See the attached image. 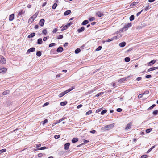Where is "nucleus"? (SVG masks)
<instances>
[{
	"label": "nucleus",
	"mask_w": 158,
	"mask_h": 158,
	"mask_svg": "<svg viewBox=\"0 0 158 158\" xmlns=\"http://www.w3.org/2000/svg\"><path fill=\"white\" fill-rule=\"evenodd\" d=\"M60 136L59 135H55L54 138L55 139H57L58 138H59L60 137Z\"/></svg>",
	"instance_id": "864d4df0"
},
{
	"label": "nucleus",
	"mask_w": 158,
	"mask_h": 158,
	"mask_svg": "<svg viewBox=\"0 0 158 158\" xmlns=\"http://www.w3.org/2000/svg\"><path fill=\"white\" fill-rule=\"evenodd\" d=\"M127 30V28L126 27H124L120 29L119 31V32L122 33L124 32V31H125Z\"/></svg>",
	"instance_id": "2eb2a0df"
},
{
	"label": "nucleus",
	"mask_w": 158,
	"mask_h": 158,
	"mask_svg": "<svg viewBox=\"0 0 158 158\" xmlns=\"http://www.w3.org/2000/svg\"><path fill=\"white\" fill-rule=\"evenodd\" d=\"M156 69H158V67L150 68L148 70V71L150 72Z\"/></svg>",
	"instance_id": "9b49d317"
},
{
	"label": "nucleus",
	"mask_w": 158,
	"mask_h": 158,
	"mask_svg": "<svg viewBox=\"0 0 158 158\" xmlns=\"http://www.w3.org/2000/svg\"><path fill=\"white\" fill-rule=\"evenodd\" d=\"M73 24V23L72 22H70V23H68L66 25L68 27H69L70 26Z\"/></svg>",
	"instance_id": "6e6d98bb"
},
{
	"label": "nucleus",
	"mask_w": 158,
	"mask_h": 158,
	"mask_svg": "<svg viewBox=\"0 0 158 158\" xmlns=\"http://www.w3.org/2000/svg\"><path fill=\"white\" fill-rule=\"evenodd\" d=\"M158 113V110H156L153 112L152 114L154 115H156Z\"/></svg>",
	"instance_id": "58836bf2"
},
{
	"label": "nucleus",
	"mask_w": 158,
	"mask_h": 158,
	"mask_svg": "<svg viewBox=\"0 0 158 158\" xmlns=\"http://www.w3.org/2000/svg\"><path fill=\"white\" fill-rule=\"evenodd\" d=\"M89 19L90 21H92L95 19V18L94 17L89 18Z\"/></svg>",
	"instance_id": "3c124183"
},
{
	"label": "nucleus",
	"mask_w": 158,
	"mask_h": 158,
	"mask_svg": "<svg viewBox=\"0 0 158 158\" xmlns=\"http://www.w3.org/2000/svg\"><path fill=\"white\" fill-rule=\"evenodd\" d=\"M143 10H142L140 12H139L138 13H137L136 14V16H139L140 14L143 11Z\"/></svg>",
	"instance_id": "13d9d810"
},
{
	"label": "nucleus",
	"mask_w": 158,
	"mask_h": 158,
	"mask_svg": "<svg viewBox=\"0 0 158 158\" xmlns=\"http://www.w3.org/2000/svg\"><path fill=\"white\" fill-rule=\"evenodd\" d=\"M58 31V29L57 28H56L52 31V32L53 33H56Z\"/></svg>",
	"instance_id": "e2e57ef3"
},
{
	"label": "nucleus",
	"mask_w": 158,
	"mask_h": 158,
	"mask_svg": "<svg viewBox=\"0 0 158 158\" xmlns=\"http://www.w3.org/2000/svg\"><path fill=\"white\" fill-rule=\"evenodd\" d=\"M71 12V11L70 10H67L64 12V15L65 16H67L69 14H70Z\"/></svg>",
	"instance_id": "4be33fe9"
},
{
	"label": "nucleus",
	"mask_w": 158,
	"mask_h": 158,
	"mask_svg": "<svg viewBox=\"0 0 158 158\" xmlns=\"http://www.w3.org/2000/svg\"><path fill=\"white\" fill-rule=\"evenodd\" d=\"M107 110H104L102 111L101 113V114L102 115H103L104 114H105L106 113V112Z\"/></svg>",
	"instance_id": "4c0bfd02"
},
{
	"label": "nucleus",
	"mask_w": 158,
	"mask_h": 158,
	"mask_svg": "<svg viewBox=\"0 0 158 158\" xmlns=\"http://www.w3.org/2000/svg\"><path fill=\"white\" fill-rule=\"evenodd\" d=\"M68 27L67 26V25H65L64 26H63V25L60 27V28H61V31H63L64 30H66L68 28Z\"/></svg>",
	"instance_id": "6ab92c4d"
},
{
	"label": "nucleus",
	"mask_w": 158,
	"mask_h": 158,
	"mask_svg": "<svg viewBox=\"0 0 158 158\" xmlns=\"http://www.w3.org/2000/svg\"><path fill=\"white\" fill-rule=\"evenodd\" d=\"M89 23V21L88 20H84L81 23V25H84L87 24Z\"/></svg>",
	"instance_id": "412c9836"
},
{
	"label": "nucleus",
	"mask_w": 158,
	"mask_h": 158,
	"mask_svg": "<svg viewBox=\"0 0 158 158\" xmlns=\"http://www.w3.org/2000/svg\"><path fill=\"white\" fill-rule=\"evenodd\" d=\"M152 128H149L148 129H147L146 130V132L147 133H150L151 131L152 130Z\"/></svg>",
	"instance_id": "e433bc0d"
},
{
	"label": "nucleus",
	"mask_w": 158,
	"mask_h": 158,
	"mask_svg": "<svg viewBox=\"0 0 158 158\" xmlns=\"http://www.w3.org/2000/svg\"><path fill=\"white\" fill-rule=\"evenodd\" d=\"M132 122H131L129 123L126 126L125 129L127 130L130 129L131 128V127L132 124Z\"/></svg>",
	"instance_id": "39448f33"
},
{
	"label": "nucleus",
	"mask_w": 158,
	"mask_h": 158,
	"mask_svg": "<svg viewBox=\"0 0 158 158\" xmlns=\"http://www.w3.org/2000/svg\"><path fill=\"white\" fill-rule=\"evenodd\" d=\"M32 17L33 15L29 19L28 21V23H32L34 21V19L36 18H32Z\"/></svg>",
	"instance_id": "4468645a"
},
{
	"label": "nucleus",
	"mask_w": 158,
	"mask_h": 158,
	"mask_svg": "<svg viewBox=\"0 0 158 158\" xmlns=\"http://www.w3.org/2000/svg\"><path fill=\"white\" fill-rule=\"evenodd\" d=\"M148 157L147 155H144L141 156L140 158H146Z\"/></svg>",
	"instance_id": "603ef678"
},
{
	"label": "nucleus",
	"mask_w": 158,
	"mask_h": 158,
	"mask_svg": "<svg viewBox=\"0 0 158 158\" xmlns=\"http://www.w3.org/2000/svg\"><path fill=\"white\" fill-rule=\"evenodd\" d=\"M122 109L120 108H118L117 109L116 111L118 112H121L122 111Z\"/></svg>",
	"instance_id": "5fc2aeb1"
},
{
	"label": "nucleus",
	"mask_w": 158,
	"mask_h": 158,
	"mask_svg": "<svg viewBox=\"0 0 158 158\" xmlns=\"http://www.w3.org/2000/svg\"><path fill=\"white\" fill-rule=\"evenodd\" d=\"M81 51V50L80 48H77L76 49L75 51V54H78Z\"/></svg>",
	"instance_id": "473e14b6"
},
{
	"label": "nucleus",
	"mask_w": 158,
	"mask_h": 158,
	"mask_svg": "<svg viewBox=\"0 0 158 158\" xmlns=\"http://www.w3.org/2000/svg\"><path fill=\"white\" fill-rule=\"evenodd\" d=\"M70 143H66L64 145V149L65 150H67L69 149Z\"/></svg>",
	"instance_id": "423d86ee"
},
{
	"label": "nucleus",
	"mask_w": 158,
	"mask_h": 158,
	"mask_svg": "<svg viewBox=\"0 0 158 158\" xmlns=\"http://www.w3.org/2000/svg\"><path fill=\"white\" fill-rule=\"evenodd\" d=\"M96 15L97 16H98V17H100L104 15V14L102 12H101L100 11H98Z\"/></svg>",
	"instance_id": "f8f14e48"
},
{
	"label": "nucleus",
	"mask_w": 158,
	"mask_h": 158,
	"mask_svg": "<svg viewBox=\"0 0 158 158\" xmlns=\"http://www.w3.org/2000/svg\"><path fill=\"white\" fill-rule=\"evenodd\" d=\"M114 125V124H112L107 125L102 128L101 129L102 130H109L112 128Z\"/></svg>",
	"instance_id": "f257e3e1"
},
{
	"label": "nucleus",
	"mask_w": 158,
	"mask_h": 158,
	"mask_svg": "<svg viewBox=\"0 0 158 158\" xmlns=\"http://www.w3.org/2000/svg\"><path fill=\"white\" fill-rule=\"evenodd\" d=\"M47 149V147H45V146H44V147H41L39 148H36V149H34V150L36 151L39 150H44V149Z\"/></svg>",
	"instance_id": "1a4fd4ad"
},
{
	"label": "nucleus",
	"mask_w": 158,
	"mask_h": 158,
	"mask_svg": "<svg viewBox=\"0 0 158 158\" xmlns=\"http://www.w3.org/2000/svg\"><path fill=\"white\" fill-rule=\"evenodd\" d=\"M6 151V149H2L0 150V154L5 152Z\"/></svg>",
	"instance_id": "de8ad7c7"
},
{
	"label": "nucleus",
	"mask_w": 158,
	"mask_h": 158,
	"mask_svg": "<svg viewBox=\"0 0 158 158\" xmlns=\"http://www.w3.org/2000/svg\"><path fill=\"white\" fill-rule=\"evenodd\" d=\"M85 30V27H82L78 29L77 32L79 33Z\"/></svg>",
	"instance_id": "dca6fc26"
},
{
	"label": "nucleus",
	"mask_w": 158,
	"mask_h": 158,
	"mask_svg": "<svg viewBox=\"0 0 158 158\" xmlns=\"http://www.w3.org/2000/svg\"><path fill=\"white\" fill-rule=\"evenodd\" d=\"M56 45V44L54 43H52L50 44L49 45V47H51Z\"/></svg>",
	"instance_id": "c03bdc74"
},
{
	"label": "nucleus",
	"mask_w": 158,
	"mask_h": 158,
	"mask_svg": "<svg viewBox=\"0 0 158 158\" xmlns=\"http://www.w3.org/2000/svg\"><path fill=\"white\" fill-rule=\"evenodd\" d=\"M42 156H43V154L41 153H40L38 154V156L39 157H41Z\"/></svg>",
	"instance_id": "774afa93"
},
{
	"label": "nucleus",
	"mask_w": 158,
	"mask_h": 158,
	"mask_svg": "<svg viewBox=\"0 0 158 158\" xmlns=\"http://www.w3.org/2000/svg\"><path fill=\"white\" fill-rule=\"evenodd\" d=\"M6 60L2 56H0V64H3L6 63Z\"/></svg>",
	"instance_id": "f03ea898"
},
{
	"label": "nucleus",
	"mask_w": 158,
	"mask_h": 158,
	"mask_svg": "<svg viewBox=\"0 0 158 158\" xmlns=\"http://www.w3.org/2000/svg\"><path fill=\"white\" fill-rule=\"evenodd\" d=\"M96 131L95 130H91L90 131V133H92V134H94L96 132Z\"/></svg>",
	"instance_id": "69168bd1"
},
{
	"label": "nucleus",
	"mask_w": 158,
	"mask_h": 158,
	"mask_svg": "<svg viewBox=\"0 0 158 158\" xmlns=\"http://www.w3.org/2000/svg\"><path fill=\"white\" fill-rule=\"evenodd\" d=\"M156 106L155 104H153L151 106H150L148 109V110L149 109H153L155 106Z\"/></svg>",
	"instance_id": "49530a36"
},
{
	"label": "nucleus",
	"mask_w": 158,
	"mask_h": 158,
	"mask_svg": "<svg viewBox=\"0 0 158 158\" xmlns=\"http://www.w3.org/2000/svg\"><path fill=\"white\" fill-rule=\"evenodd\" d=\"M126 45V43L125 42H123L120 43L119 46L121 47H124Z\"/></svg>",
	"instance_id": "a211bd4d"
},
{
	"label": "nucleus",
	"mask_w": 158,
	"mask_h": 158,
	"mask_svg": "<svg viewBox=\"0 0 158 158\" xmlns=\"http://www.w3.org/2000/svg\"><path fill=\"white\" fill-rule=\"evenodd\" d=\"M49 37V36H48V37H44L43 39V40L44 41H45L47 40L48 38Z\"/></svg>",
	"instance_id": "680f3d73"
},
{
	"label": "nucleus",
	"mask_w": 158,
	"mask_h": 158,
	"mask_svg": "<svg viewBox=\"0 0 158 158\" xmlns=\"http://www.w3.org/2000/svg\"><path fill=\"white\" fill-rule=\"evenodd\" d=\"M132 26V24L131 23H129L127 24H125L124 26L125 27H126L127 28V29H128V28H129L131 27Z\"/></svg>",
	"instance_id": "393cba45"
},
{
	"label": "nucleus",
	"mask_w": 158,
	"mask_h": 158,
	"mask_svg": "<svg viewBox=\"0 0 158 158\" xmlns=\"http://www.w3.org/2000/svg\"><path fill=\"white\" fill-rule=\"evenodd\" d=\"M156 60H152L151 61H150V62H149L148 63V66H152V65H153L156 62Z\"/></svg>",
	"instance_id": "0eeeda50"
},
{
	"label": "nucleus",
	"mask_w": 158,
	"mask_h": 158,
	"mask_svg": "<svg viewBox=\"0 0 158 158\" xmlns=\"http://www.w3.org/2000/svg\"><path fill=\"white\" fill-rule=\"evenodd\" d=\"M102 47L101 46H98L96 49V51H99L100 50L102 49Z\"/></svg>",
	"instance_id": "09e8293b"
},
{
	"label": "nucleus",
	"mask_w": 158,
	"mask_h": 158,
	"mask_svg": "<svg viewBox=\"0 0 158 158\" xmlns=\"http://www.w3.org/2000/svg\"><path fill=\"white\" fill-rule=\"evenodd\" d=\"M57 6V4L56 3H55L52 6V8L53 9H55Z\"/></svg>",
	"instance_id": "c9c22d12"
},
{
	"label": "nucleus",
	"mask_w": 158,
	"mask_h": 158,
	"mask_svg": "<svg viewBox=\"0 0 158 158\" xmlns=\"http://www.w3.org/2000/svg\"><path fill=\"white\" fill-rule=\"evenodd\" d=\"M155 147V146H153L151 148L146 152L147 153H149Z\"/></svg>",
	"instance_id": "7c9ffc66"
},
{
	"label": "nucleus",
	"mask_w": 158,
	"mask_h": 158,
	"mask_svg": "<svg viewBox=\"0 0 158 158\" xmlns=\"http://www.w3.org/2000/svg\"><path fill=\"white\" fill-rule=\"evenodd\" d=\"M63 120V118H62V119H59L58 121H57L56 123H55V124H57V123H60Z\"/></svg>",
	"instance_id": "8fccbe9b"
},
{
	"label": "nucleus",
	"mask_w": 158,
	"mask_h": 158,
	"mask_svg": "<svg viewBox=\"0 0 158 158\" xmlns=\"http://www.w3.org/2000/svg\"><path fill=\"white\" fill-rule=\"evenodd\" d=\"M74 88H75V87L74 86H73L71 88L69 89L68 90H65V91L67 94V93H68V92H70V91H71L73 89H74Z\"/></svg>",
	"instance_id": "b1692460"
},
{
	"label": "nucleus",
	"mask_w": 158,
	"mask_h": 158,
	"mask_svg": "<svg viewBox=\"0 0 158 158\" xmlns=\"http://www.w3.org/2000/svg\"><path fill=\"white\" fill-rule=\"evenodd\" d=\"M42 122H43V125H44L45 123H46L48 122V120L47 119H45L44 121H42Z\"/></svg>",
	"instance_id": "a18cd8bd"
},
{
	"label": "nucleus",
	"mask_w": 158,
	"mask_h": 158,
	"mask_svg": "<svg viewBox=\"0 0 158 158\" xmlns=\"http://www.w3.org/2000/svg\"><path fill=\"white\" fill-rule=\"evenodd\" d=\"M38 12H36L35 14H34V15H33L32 18H36V17H37V16L38 15Z\"/></svg>",
	"instance_id": "a19ab883"
},
{
	"label": "nucleus",
	"mask_w": 158,
	"mask_h": 158,
	"mask_svg": "<svg viewBox=\"0 0 158 158\" xmlns=\"http://www.w3.org/2000/svg\"><path fill=\"white\" fill-rule=\"evenodd\" d=\"M152 77V76L151 75H148L145 76V77L147 78H149Z\"/></svg>",
	"instance_id": "bf43d9fd"
},
{
	"label": "nucleus",
	"mask_w": 158,
	"mask_h": 158,
	"mask_svg": "<svg viewBox=\"0 0 158 158\" xmlns=\"http://www.w3.org/2000/svg\"><path fill=\"white\" fill-rule=\"evenodd\" d=\"M35 48L34 47H32L30 49H29L27 51V53H30L31 52H33L35 51Z\"/></svg>",
	"instance_id": "9d476101"
},
{
	"label": "nucleus",
	"mask_w": 158,
	"mask_h": 158,
	"mask_svg": "<svg viewBox=\"0 0 158 158\" xmlns=\"http://www.w3.org/2000/svg\"><path fill=\"white\" fill-rule=\"evenodd\" d=\"M10 91L8 90H5L4 91L3 93L2 94L3 95H6L7 94L9 93Z\"/></svg>",
	"instance_id": "c85d7f7f"
},
{
	"label": "nucleus",
	"mask_w": 158,
	"mask_h": 158,
	"mask_svg": "<svg viewBox=\"0 0 158 158\" xmlns=\"http://www.w3.org/2000/svg\"><path fill=\"white\" fill-rule=\"evenodd\" d=\"M63 50V47H59L57 49L56 51L57 52H62Z\"/></svg>",
	"instance_id": "ddd939ff"
},
{
	"label": "nucleus",
	"mask_w": 158,
	"mask_h": 158,
	"mask_svg": "<svg viewBox=\"0 0 158 158\" xmlns=\"http://www.w3.org/2000/svg\"><path fill=\"white\" fill-rule=\"evenodd\" d=\"M63 38V35H60L58 36V37L57 38V39H62Z\"/></svg>",
	"instance_id": "79ce46f5"
},
{
	"label": "nucleus",
	"mask_w": 158,
	"mask_h": 158,
	"mask_svg": "<svg viewBox=\"0 0 158 158\" xmlns=\"http://www.w3.org/2000/svg\"><path fill=\"white\" fill-rule=\"evenodd\" d=\"M92 111L91 110H89L87 112L86 114H85L86 115H89L90 114L92 113Z\"/></svg>",
	"instance_id": "37998d69"
},
{
	"label": "nucleus",
	"mask_w": 158,
	"mask_h": 158,
	"mask_svg": "<svg viewBox=\"0 0 158 158\" xmlns=\"http://www.w3.org/2000/svg\"><path fill=\"white\" fill-rule=\"evenodd\" d=\"M144 94H139V95H138V97L139 98H141L143 96V95Z\"/></svg>",
	"instance_id": "4d7b16f0"
},
{
	"label": "nucleus",
	"mask_w": 158,
	"mask_h": 158,
	"mask_svg": "<svg viewBox=\"0 0 158 158\" xmlns=\"http://www.w3.org/2000/svg\"><path fill=\"white\" fill-rule=\"evenodd\" d=\"M35 33L34 32L31 33L28 35V38H30L31 37H33L35 35Z\"/></svg>",
	"instance_id": "bb28decb"
},
{
	"label": "nucleus",
	"mask_w": 158,
	"mask_h": 158,
	"mask_svg": "<svg viewBox=\"0 0 158 158\" xmlns=\"http://www.w3.org/2000/svg\"><path fill=\"white\" fill-rule=\"evenodd\" d=\"M130 60V59L128 57H126L124 59V60L126 62H128Z\"/></svg>",
	"instance_id": "72a5a7b5"
},
{
	"label": "nucleus",
	"mask_w": 158,
	"mask_h": 158,
	"mask_svg": "<svg viewBox=\"0 0 158 158\" xmlns=\"http://www.w3.org/2000/svg\"><path fill=\"white\" fill-rule=\"evenodd\" d=\"M44 19H42L40 20L39 24L40 25V26L43 27L44 24Z\"/></svg>",
	"instance_id": "20e7f679"
},
{
	"label": "nucleus",
	"mask_w": 158,
	"mask_h": 158,
	"mask_svg": "<svg viewBox=\"0 0 158 158\" xmlns=\"http://www.w3.org/2000/svg\"><path fill=\"white\" fill-rule=\"evenodd\" d=\"M66 94V92H65V91L63 92H62V93H61L59 95V97H61L62 96H64V95H65Z\"/></svg>",
	"instance_id": "a878e982"
},
{
	"label": "nucleus",
	"mask_w": 158,
	"mask_h": 158,
	"mask_svg": "<svg viewBox=\"0 0 158 158\" xmlns=\"http://www.w3.org/2000/svg\"><path fill=\"white\" fill-rule=\"evenodd\" d=\"M7 70V69L5 67H0V73H4Z\"/></svg>",
	"instance_id": "7ed1b4c3"
},
{
	"label": "nucleus",
	"mask_w": 158,
	"mask_h": 158,
	"mask_svg": "<svg viewBox=\"0 0 158 158\" xmlns=\"http://www.w3.org/2000/svg\"><path fill=\"white\" fill-rule=\"evenodd\" d=\"M67 103V102L66 101L64 102H61L60 103V105L62 106H64Z\"/></svg>",
	"instance_id": "c756f323"
},
{
	"label": "nucleus",
	"mask_w": 158,
	"mask_h": 158,
	"mask_svg": "<svg viewBox=\"0 0 158 158\" xmlns=\"http://www.w3.org/2000/svg\"><path fill=\"white\" fill-rule=\"evenodd\" d=\"M126 80V78H121L120 79H119L118 81V82L119 83H122L123 82V81H125Z\"/></svg>",
	"instance_id": "cd10ccee"
},
{
	"label": "nucleus",
	"mask_w": 158,
	"mask_h": 158,
	"mask_svg": "<svg viewBox=\"0 0 158 158\" xmlns=\"http://www.w3.org/2000/svg\"><path fill=\"white\" fill-rule=\"evenodd\" d=\"M43 42L42 40V38H39L37 41V43L39 44H42Z\"/></svg>",
	"instance_id": "5701e85b"
},
{
	"label": "nucleus",
	"mask_w": 158,
	"mask_h": 158,
	"mask_svg": "<svg viewBox=\"0 0 158 158\" xmlns=\"http://www.w3.org/2000/svg\"><path fill=\"white\" fill-rule=\"evenodd\" d=\"M82 104H80L77 106V108L79 109V108H80L81 107H82Z\"/></svg>",
	"instance_id": "0e129e2a"
},
{
	"label": "nucleus",
	"mask_w": 158,
	"mask_h": 158,
	"mask_svg": "<svg viewBox=\"0 0 158 158\" xmlns=\"http://www.w3.org/2000/svg\"><path fill=\"white\" fill-rule=\"evenodd\" d=\"M142 79V77H138L136 79V80L138 81H140Z\"/></svg>",
	"instance_id": "338daca9"
},
{
	"label": "nucleus",
	"mask_w": 158,
	"mask_h": 158,
	"mask_svg": "<svg viewBox=\"0 0 158 158\" xmlns=\"http://www.w3.org/2000/svg\"><path fill=\"white\" fill-rule=\"evenodd\" d=\"M103 92H100L99 93H98V94H97V95H96V96H97V97H98L100 95L102 94H103Z\"/></svg>",
	"instance_id": "052dcab7"
},
{
	"label": "nucleus",
	"mask_w": 158,
	"mask_h": 158,
	"mask_svg": "<svg viewBox=\"0 0 158 158\" xmlns=\"http://www.w3.org/2000/svg\"><path fill=\"white\" fill-rule=\"evenodd\" d=\"M135 16L133 15H131L129 18V19L130 21H132L134 19Z\"/></svg>",
	"instance_id": "f704fd0d"
},
{
	"label": "nucleus",
	"mask_w": 158,
	"mask_h": 158,
	"mask_svg": "<svg viewBox=\"0 0 158 158\" xmlns=\"http://www.w3.org/2000/svg\"><path fill=\"white\" fill-rule=\"evenodd\" d=\"M47 30L46 29H44L43 31H42V33L44 35H46L47 34Z\"/></svg>",
	"instance_id": "ea45409f"
},
{
	"label": "nucleus",
	"mask_w": 158,
	"mask_h": 158,
	"mask_svg": "<svg viewBox=\"0 0 158 158\" xmlns=\"http://www.w3.org/2000/svg\"><path fill=\"white\" fill-rule=\"evenodd\" d=\"M14 19V14H12L10 15L9 17V20L10 21H12Z\"/></svg>",
	"instance_id": "6e6552de"
},
{
	"label": "nucleus",
	"mask_w": 158,
	"mask_h": 158,
	"mask_svg": "<svg viewBox=\"0 0 158 158\" xmlns=\"http://www.w3.org/2000/svg\"><path fill=\"white\" fill-rule=\"evenodd\" d=\"M42 53L41 51H37L36 55L38 57H40Z\"/></svg>",
	"instance_id": "2f4dec72"
},
{
	"label": "nucleus",
	"mask_w": 158,
	"mask_h": 158,
	"mask_svg": "<svg viewBox=\"0 0 158 158\" xmlns=\"http://www.w3.org/2000/svg\"><path fill=\"white\" fill-rule=\"evenodd\" d=\"M139 2H133L130 5V7H132L133 6H135L137 5V4Z\"/></svg>",
	"instance_id": "aec40b11"
},
{
	"label": "nucleus",
	"mask_w": 158,
	"mask_h": 158,
	"mask_svg": "<svg viewBox=\"0 0 158 158\" xmlns=\"http://www.w3.org/2000/svg\"><path fill=\"white\" fill-rule=\"evenodd\" d=\"M78 140V139L77 138H74L72 140V142L73 143H75Z\"/></svg>",
	"instance_id": "f3484780"
}]
</instances>
